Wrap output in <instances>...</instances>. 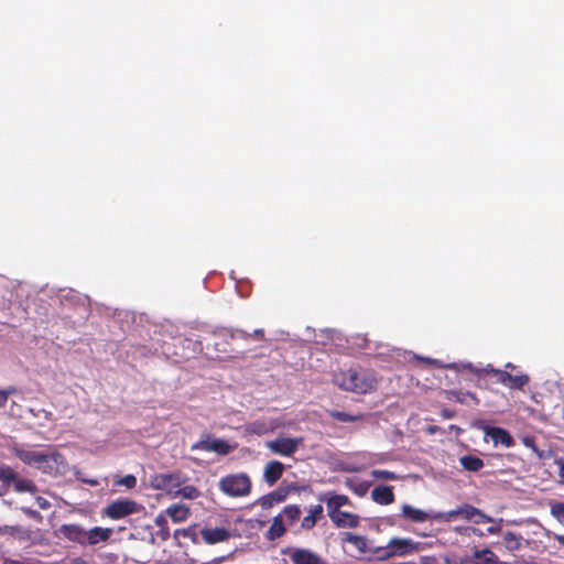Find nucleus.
<instances>
[{
    "label": "nucleus",
    "instance_id": "obj_1",
    "mask_svg": "<svg viewBox=\"0 0 564 564\" xmlns=\"http://www.w3.org/2000/svg\"><path fill=\"white\" fill-rule=\"evenodd\" d=\"M334 382L344 391L367 394L377 389L378 378L371 369L351 367L335 373Z\"/></svg>",
    "mask_w": 564,
    "mask_h": 564
},
{
    "label": "nucleus",
    "instance_id": "obj_2",
    "mask_svg": "<svg viewBox=\"0 0 564 564\" xmlns=\"http://www.w3.org/2000/svg\"><path fill=\"white\" fill-rule=\"evenodd\" d=\"M458 518L475 524L495 522L490 516L469 503H463L449 511L433 514L434 520L443 522H452Z\"/></svg>",
    "mask_w": 564,
    "mask_h": 564
},
{
    "label": "nucleus",
    "instance_id": "obj_3",
    "mask_svg": "<svg viewBox=\"0 0 564 564\" xmlns=\"http://www.w3.org/2000/svg\"><path fill=\"white\" fill-rule=\"evenodd\" d=\"M420 550V543L410 538L394 536L389 540L384 546H379L372 551L377 560L386 561L397 556L413 554Z\"/></svg>",
    "mask_w": 564,
    "mask_h": 564
},
{
    "label": "nucleus",
    "instance_id": "obj_4",
    "mask_svg": "<svg viewBox=\"0 0 564 564\" xmlns=\"http://www.w3.org/2000/svg\"><path fill=\"white\" fill-rule=\"evenodd\" d=\"M219 490L234 498L246 497L251 492L252 482L248 474H229L220 478Z\"/></svg>",
    "mask_w": 564,
    "mask_h": 564
},
{
    "label": "nucleus",
    "instance_id": "obj_5",
    "mask_svg": "<svg viewBox=\"0 0 564 564\" xmlns=\"http://www.w3.org/2000/svg\"><path fill=\"white\" fill-rule=\"evenodd\" d=\"M0 482L7 488L12 487L15 492H37L33 480L21 477L12 467L4 464H0Z\"/></svg>",
    "mask_w": 564,
    "mask_h": 564
},
{
    "label": "nucleus",
    "instance_id": "obj_6",
    "mask_svg": "<svg viewBox=\"0 0 564 564\" xmlns=\"http://www.w3.org/2000/svg\"><path fill=\"white\" fill-rule=\"evenodd\" d=\"M143 507L130 498H120L111 501L102 509V517L110 520H121L131 514L138 513Z\"/></svg>",
    "mask_w": 564,
    "mask_h": 564
},
{
    "label": "nucleus",
    "instance_id": "obj_7",
    "mask_svg": "<svg viewBox=\"0 0 564 564\" xmlns=\"http://www.w3.org/2000/svg\"><path fill=\"white\" fill-rule=\"evenodd\" d=\"M187 478L181 471L155 474L150 478V486L155 490H164L169 495L175 496V491Z\"/></svg>",
    "mask_w": 564,
    "mask_h": 564
},
{
    "label": "nucleus",
    "instance_id": "obj_8",
    "mask_svg": "<svg viewBox=\"0 0 564 564\" xmlns=\"http://www.w3.org/2000/svg\"><path fill=\"white\" fill-rule=\"evenodd\" d=\"M39 470L50 476H63L68 471V463L64 455L58 452L46 454Z\"/></svg>",
    "mask_w": 564,
    "mask_h": 564
},
{
    "label": "nucleus",
    "instance_id": "obj_9",
    "mask_svg": "<svg viewBox=\"0 0 564 564\" xmlns=\"http://www.w3.org/2000/svg\"><path fill=\"white\" fill-rule=\"evenodd\" d=\"M302 443V437H280L267 442L265 446L274 454L291 457L297 452Z\"/></svg>",
    "mask_w": 564,
    "mask_h": 564
},
{
    "label": "nucleus",
    "instance_id": "obj_10",
    "mask_svg": "<svg viewBox=\"0 0 564 564\" xmlns=\"http://www.w3.org/2000/svg\"><path fill=\"white\" fill-rule=\"evenodd\" d=\"M282 553L291 560L293 564H325L321 555L305 547H288Z\"/></svg>",
    "mask_w": 564,
    "mask_h": 564
},
{
    "label": "nucleus",
    "instance_id": "obj_11",
    "mask_svg": "<svg viewBox=\"0 0 564 564\" xmlns=\"http://www.w3.org/2000/svg\"><path fill=\"white\" fill-rule=\"evenodd\" d=\"M281 426L282 422L279 419H260L246 424L245 432L249 435L261 436L272 433Z\"/></svg>",
    "mask_w": 564,
    "mask_h": 564
},
{
    "label": "nucleus",
    "instance_id": "obj_12",
    "mask_svg": "<svg viewBox=\"0 0 564 564\" xmlns=\"http://www.w3.org/2000/svg\"><path fill=\"white\" fill-rule=\"evenodd\" d=\"M193 449H203L206 452H214L219 455H228L231 447L225 440L210 438V435L206 434L202 440L193 445Z\"/></svg>",
    "mask_w": 564,
    "mask_h": 564
},
{
    "label": "nucleus",
    "instance_id": "obj_13",
    "mask_svg": "<svg viewBox=\"0 0 564 564\" xmlns=\"http://www.w3.org/2000/svg\"><path fill=\"white\" fill-rule=\"evenodd\" d=\"M464 368L468 369L470 372L475 373L479 379L484 378L488 375H492L496 377L497 382L506 386V380L510 379V373L506 370L495 369L491 365H488L485 368H477L473 364H467Z\"/></svg>",
    "mask_w": 564,
    "mask_h": 564
},
{
    "label": "nucleus",
    "instance_id": "obj_14",
    "mask_svg": "<svg viewBox=\"0 0 564 564\" xmlns=\"http://www.w3.org/2000/svg\"><path fill=\"white\" fill-rule=\"evenodd\" d=\"M59 532L65 539L85 545L86 530L82 525L76 523L63 524Z\"/></svg>",
    "mask_w": 564,
    "mask_h": 564
},
{
    "label": "nucleus",
    "instance_id": "obj_15",
    "mask_svg": "<svg viewBox=\"0 0 564 564\" xmlns=\"http://www.w3.org/2000/svg\"><path fill=\"white\" fill-rule=\"evenodd\" d=\"M284 465L279 460H270L265 464L263 479L269 486H273L283 475Z\"/></svg>",
    "mask_w": 564,
    "mask_h": 564
},
{
    "label": "nucleus",
    "instance_id": "obj_16",
    "mask_svg": "<svg viewBox=\"0 0 564 564\" xmlns=\"http://www.w3.org/2000/svg\"><path fill=\"white\" fill-rule=\"evenodd\" d=\"M112 535V529L94 527L90 530H86L85 545H97L101 542H107Z\"/></svg>",
    "mask_w": 564,
    "mask_h": 564
},
{
    "label": "nucleus",
    "instance_id": "obj_17",
    "mask_svg": "<svg viewBox=\"0 0 564 564\" xmlns=\"http://www.w3.org/2000/svg\"><path fill=\"white\" fill-rule=\"evenodd\" d=\"M460 564H498V558L491 550L485 549L475 551L471 556L462 560Z\"/></svg>",
    "mask_w": 564,
    "mask_h": 564
},
{
    "label": "nucleus",
    "instance_id": "obj_18",
    "mask_svg": "<svg viewBox=\"0 0 564 564\" xmlns=\"http://www.w3.org/2000/svg\"><path fill=\"white\" fill-rule=\"evenodd\" d=\"M200 534L207 544H216L227 541L230 538L229 531L225 528H205L202 530Z\"/></svg>",
    "mask_w": 564,
    "mask_h": 564
},
{
    "label": "nucleus",
    "instance_id": "obj_19",
    "mask_svg": "<svg viewBox=\"0 0 564 564\" xmlns=\"http://www.w3.org/2000/svg\"><path fill=\"white\" fill-rule=\"evenodd\" d=\"M401 517L414 523H423L430 519H433V516H430L424 510L414 508L406 503L401 507Z\"/></svg>",
    "mask_w": 564,
    "mask_h": 564
},
{
    "label": "nucleus",
    "instance_id": "obj_20",
    "mask_svg": "<svg viewBox=\"0 0 564 564\" xmlns=\"http://www.w3.org/2000/svg\"><path fill=\"white\" fill-rule=\"evenodd\" d=\"M328 517L337 528H356L359 524V517L350 512L340 511Z\"/></svg>",
    "mask_w": 564,
    "mask_h": 564
},
{
    "label": "nucleus",
    "instance_id": "obj_21",
    "mask_svg": "<svg viewBox=\"0 0 564 564\" xmlns=\"http://www.w3.org/2000/svg\"><path fill=\"white\" fill-rule=\"evenodd\" d=\"M486 435L489 436L496 445L502 444L506 447L514 445V441L510 433L502 427H489L486 430Z\"/></svg>",
    "mask_w": 564,
    "mask_h": 564
},
{
    "label": "nucleus",
    "instance_id": "obj_22",
    "mask_svg": "<svg viewBox=\"0 0 564 564\" xmlns=\"http://www.w3.org/2000/svg\"><path fill=\"white\" fill-rule=\"evenodd\" d=\"M375 502L388 506L394 501V492L392 486H377L371 492Z\"/></svg>",
    "mask_w": 564,
    "mask_h": 564
},
{
    "label": "nucleus",
    "instance_id": "obj_23",
    "mask_svg": "<svg viewBox=\"0 0 564 564\" xmlns=\"http://www.w3.org/2000/svg\"><path fill=\"white\" fill-rule=\"evenodd\" d=\"M17 457L26 465L34 466L39 469L46 454L36 451L17 449Z\"/></svg>",
    "mask_w": 564,
    "mask_h": 564
},
{
    "label": "nucleus",
    "instance_id": "obj_24",
    "mask_svg": "<svg viewBox=\"0 0 564 564\" xmlns=\"http://www.w3.org/2000/svg\"><path fill=\"white\" fill-rule=\"evenodd\" d=\"M166 514L173 520V522L181 523L189 518L191 509L182 503H173L166 509Z\"/></svg>",
    "mask_w": 564,
    "mask_h": 564
},
{
    "label": "nucleus",
    "instance_id": "obj_25",
    "mask_svg": "<svg viewBox=\"0 0 564 564\" xmlns=\"http://www.w3.org/2000/svg\"><path fill=\"white\" fill-rule=\"evenodd\" d=\"M323 518V506L315 505L308 509V514L302 519L301 528L303 530H312L318 520Z\"/></svg>",
    "mask_w": 564,
    "mask_h": 564
},
{
    "label": "nucleus",
    "instance_id": "obj_26",
    "mask_svg": "<svg viewBox=\"0 0 564 564\" xmlns=\"http://www.w3.org/2000/svg\"><path fill=\"white\" fill-rule=\"evenodd\" d=\"M343 541L354 545L361 554L370 551L368 547V539L364 535H358L352 532H345Z\"/></svg>",
    "mask_w": 564,
    "mask_h": 564
},
{
    "label": "nucleus",
    "instance_id": "obj_27",
    "mask_svg": "<svg viewBox=\"0 0 564 564\" xmlns=\"http://www.w3.org/2000/svg\"><path fill=\"white\" fill-rule=\"evenodd\" d=\"M446 397L448 400L455 401L457 403L467 404V399H470L475 405L479 404V399L476 397L475 393L466 391H459V390H449L446 391Z\"/></svg>",
    "mask_w": 564,
    "mask_h": 564
},
{
    "label": "nucleus",
    "instance_id": "obj_28",
    "mask_svg": "<svg viewBox=\"0 0 564 564\" xmlns=\"http://www.w3.org/2000/svg\"><path fill=\"white\" fill-rule=\"evenodd\" d=\"M285 527L283 524V519L281 517V514L279 516H275L272 520V523L269 528V530L267 531V539L270 540V541H274L279 538H281L284 533H285Z\"/></svg>",
    "mask_w": 564,
    "mask_h": 564
},
{
    "label": "nucleus",
    "instance_id": "obj_29",
    "mask_svg": "<svg viewBox=\"0 0 564 564\" xmlns=\"http://www.w3.org/2000/svg\"><path fill=\"white\" fill-rule=\"evenodd\" d=\"M349 503V498L345 495H332L326 499L328 514L340 512V508Z\"/></svg>",
    "mask_w": 564,
    "mask_h": 564
},
{
    "label": "nucleus",
    "instance_id": "obj_30",
    "mask_svg": "<svg viewBox=\"0 0 564 564\" xmlns=\"http://www.w3.org/2000/svg\"><path fill=\"white\" fill-rule=\"evenodd\" d=\"M460 465L468 471H478L484 467V460L477 456L465 455L459 459Z\"/></svg>",
    "mask_w": 564,
    "mask_h": 564
},
{
    "label": "nucleus",
    "instance_id": "obj_31",
    "mask_svg": "<svg viewBox=\"0 0 564 564\" xmlns=\"http://www.w3.org/2000/svg\"><path fill=\"white\" fill-rule=\"evenodd\" d=\"M530 381V378L528 375H517L513 376L510 373V379L506 380V387L510 389H523L524 386H527Z\"/></svg>",
    "mask_w": 564,
    "mask_h": 564
},
{
    "label": "nucleus",
    "instance_id": "obj_32",
    "mask_svg": "<svg viewBox=\"0 0 564 564\" xmlns=\"http://www.w3.org/2000/svg\"><path fill=\"white\" fill-rule=\"evenodd\" d=\"M550 513L551 516L562 525H564V502L563 501H550Z\"/></svg>",
    "mask_w": 564,
    "mask_h": 564
},
{
    "label": "nucleus",
    "instance_id": "obj_33",
    "mask_svg": "<svg viewBox=\"0 0 564 564\" xmlns=\"http://www.w3.org/2000/svg\"><path fill=\"white\" fill-rule=\"evenodd\" d=\"M454 531L459 534L462 538H467V539H471L474 536H484L485 533L481 532L479 529L475 528V527H470V525H459V527H455L454 528Z\"/></svg>",
    "mask_w": 564,
    "mask_h": 564
},
{
    "label": "nucleus",
    "instance_id": "obj_34",
    "mask_svg": "<svg viewBox=\"0 0 564 564\" xmlns=\"http://www.w3.org/2000/svg\"><path fill=\"white\" fill-rule=\"evenodd\" d=\"M346 486L359 497H364L369 489V484L367 481H359L354 479H347Z\"/></svg>",
    "mask_w": 564,
    "mask_h": 564
},
{
    "label": "nucleus",
    "instance_id": "obj_35",
    "mask_svg": "<svg viewBox=\"0 0 564 564\" xmlns=\"http://www.w3.org/2000/svg\"><path fill=\"white\" fill-rule=\"evenodd\" d=\"M330 417L339 422H357L364 419L362 414L352 415L343 411L332 410L329 411Z\"/></svg>",
    "mask_w": 564,
    "mask_h": 564
},
{
    "label": "nucleus",
    "instance_id": "obj_36",
    "mask_svg": "<svg viewBox=\"0 0 564 564\" xmlns=\"http://www.w3.org/2000/svg\"><path fill=\"white\" fill-rule=\"evenodd\" d=\"M177 496H181L185 499H196L200 496V491L198 490L197 487H195L193 485H188V486L178 487L177 490L175 491L174 497H177Z\"/></svg>",
    "mask_w": 564,
    "mask_h": 564
},
{
    "label": "nucleus",
    "instance_id": "obj_37",
    "mask_svg": "<svg viewBox=\"0 0 564 564\" xmlns=\"http://www.w3.org/2000/svg\"><path fill=\"white\" fill-rule=\"evenodd\" d=\"M288 492L283 489L271 491L262 502V506L271 507L274 502H282L286 498Z\"/></svg>",
    "mask_w": 564,
    "mask_h": 564
},
{
    "label": "nucleus",
    "instance_id": "obj_38",
    "mask_svg": "<svg viewBox=\"0 0 564 564\" xmlns=\"http://www.w3.org/2000/svg\"><path fill=\"white\" fill-rule=\"evenodd\" d=\"M138 480L137 477L132 474H128L123 477H119L115 479L113 486L115 487H124L129 490L134 489L137 487Z\"/></svg>",
    "mask_w": 564,
    "mask_h": 564
},
{
    "label": "nucleus",
    "instance_id": "obj_39",
    "mask_svg": "<svg viewBox=\"0 0 564 564\" xmlns=\"http://www.w3.org/2000/svg\"><path fill=\"white\" fill-rule=\"evenodd\" d=\"M301 513L302 511L299 506L289 505L283 508L281 517L283 516L290 523H293L300 518Z\"/></svg>",
    "mask_w": 564,
    "mask_h": 564
},
{
    "label": "nucleus",
    "instance_id": "obj_40",
    "mask_svg": "<svg viewBox=\"0 0 564 564\" xmlns=\"http://www.w3.org/2000/svg\"><path fill=\"white\" fill-rule=\"evenodd\" d=\"M372 476L377 479H383V480H397L398 479V476L393 471L383 470V469L372 470Z\"/></svg>",
    "mask_w": 564,
    "mask_h": 564
},
{
    "label": "nucleus",
    "instance_id": "obj_41",
    "mask_svg": "<svg viewBox=\"0 0 564 564\" xmlns=\"http://www.w3.org/2000/svg\"><path fill=\"white\" fill-rule=\"evenodd\" d=\"M35 502H36L37 507L42 510H46L51 507V502L44 497H40V496L36 497Z\"/></svg>",
    "mask_w": 564,
    "mask_h": 564
},
{
    "label": "nucleus",
    "instance_id": "obj_42",
    "mask_svg": "<svg viewBox=\"0 0 564 564\" xmlns=\"http://www.w3.org/2000/svg\"><path fill=\"white\" fill-rule=\"evenodd\" d=\"M2 392L6 394V401L8 402V399L10 395H13V394H17L18 393V388L14 387V386H10L6 389H2Z\"/></svg>",
    "mask_w": 564,
    "mask_h": 564
},
{
    "label": "nucleus",
    "instance_id": "obj_43",
    "mask_svg": "<svg viewBox=\"0 0 564 564\" xmlns=\"http://www.w3.org/2000/svg\"><path fill=\"white\" fill-rule=\"evenodd\" d=\"M441 415L444 419H453L455 416V412L453 410H449V409H443L441 411Z\"/></svg>",
    "mask_w": 564,
    "mask_h": 564
},
{
    "label": "nucleus",
    "instance_id": "obj_44",
    "mask_svg": "<svg viewBox=\"0 0 564 564\" xmlns=\"http://www.w3.org/2000/svg\"><path fill=\"white\" fill-rule=\"evenodd\" d=\"M500 529H501L500 524L496 523L495 525H491L487 529V533L488 534H497V533H499Z\"/></svg>",
    "mask_w": 564,
    "mask_h": 564
},
{
    "label": "nucleus",
    "instance_id": "obj_45",
    "mask_svg": "<svg viewBox=\"0 0 564 564\" xmlns=\"http://www.w3.org/2000/svg\"><path fill=\"white\" fill-rule=\"evenodd\" d=\"M251 336L257 339L263 340L264 339V330L262 328L256 329Z\"/></svg>",
    "mask_w": 564,
    "mask_h": 564
},
{
    "label": "nucleus",
    "instance_id": "obj_46",
    "mask_svg": "<svg viewBox=\"0 0 564 564\" xmlns=\"http://www.w3.org/2000/svg\"><path fill=\"white\" fill-rule=\"evenodd\" d=\"M22 510H23V512H24L25 514H28V516H30V517H32V518H39V517H40V513H39L37 511L32 510V509H30V508H23Z\"/></svg>",
    "mask_w": 564,
    "mask_h": 564
},
{
    "label": "nucleus",
    "instance_id": "obj_47",
    "mask_svg": "<svg viewBox=\"0 0 564 564\" xmlns=\"http://www.w3.org/2000/svg\"><path fill=\"white\" fill-rule=\"evenodd\" d=\"M155 524H156L158 527L165 528V525H166V520H165V518H163L162 516H159V517L155 519Z\"/></svg>",
    "mask_w": 564,
    "mask_h": 564
},
{
    "label": "nucleus",
    "instance_id": "obj_48",
    "mask_svg": "<svg viewBox=\"0 0 564 564\" xmlns=\"http://www.w3.org/2000/svg\"><path fill=\"white\" fill-rule=\"evenodd\" d=\"M175 534H182L183 536H189L191 535V530L189 529H182V530H176L175 531Z\"/></svg>",
    "mask_w": 564,
    "mask_h": 564
},
{
    "label": "nucleus",
    "instance_id": "obj_49",
    "mask_svg": "<svg viewBox=\"0 0 564 564\" xmlns=\"http://www.w3.org/2000/svg\"><path fill=\"white\" fill-rule=\"evenodd\" d=\"M6 404V394L2 392V389H0V408H3Z\"/></svg>",
    "mask_w": 564,
    "mask_h": 564
},
{
    "label": "nucleus",
    "instance_id": "obj_50",
    "mask_svg": "<svg viewBox=\"0 0 564 564\" xmlns=\"http://www.w3.org/2000/svg\"><path fill=\"white\" fill-rule=\"evenodd\" d=\"M238 333H239V336L242 337L243 339H248L251 337V334H249L246 330H238Z\"/></svg>",
    "mask_w": 564,
    "mask_h": 564
},
{
    "label": "nucleus",
    "instance_id": "obj_51",
    "mask_svg": "<svg viewBox=\"0 0 564 564\" xmlns=\"http://www.w3.org/2000/svg\"><path fill=\"white\" fill-rule=\"evenodd\" d=\"M83 481L90 486H98V480H96V479H83Z\"/></svg>",
    "mask_w": 564,
    "mask_h": 564
},
{
    "label": "nucleus",
    "instance_id": "obj_52",
    "mask_svg": "<svg viewBox=\"0 0 564 564\" xmlns=\"http://www.w3.org/2000/svg\"><path fill=\"white\" fill-rule=\"evenodd\" d=\"M555 540L562 545L564 546V535H555Z\"/></svg>",
    "mask_w": 564,
    "mask_h": 564
},
{
    "label": "nucleus",
    "instance_id": "obj_53",
    "mask_svg": "<svg viewBox=\"0 0 564 564\" xmlns=\"http://www.w3.org/2000/svg\"><path fill=\"white\" fill-rule=\"evenodd\" d=\"M169 535H170V533H169V529H167V528H165V530H164V531H163V533H162V539H163V540H166V539L169 538Z\"/></svg>",
    "mask_w": 564,
    "mask_h": 564
},
{
    "label": "nucleus",
    "instance_id": "obj_54",
    "mask_svg": "<svg viewBox=\"0 0 564 564\" xmlns=\"http://www.w3.org/2000/svg\"><path fill=\"white\" fill-rule=\"evenodd\" d=\"M560 475L564 478V464L560 468Z\"/></svg>",
    "mask_w": 564,
    "mask_h": 564
},
{
    "label": "nucleus",
    "instance_id": "obj_55",
    "mask_svg": "<svg viewBox=\"0 0 564 564\" xmlns=\"http://www.w3.org/2000/svg\"><path fill=\"white\" fill-rule=\"evenodd\" d=\"M506 368L513 369V368H514V366H513L511 362H508V364L506 365Z\"/></svg>",
    "mask_w": 564,
    "mask_h": 564
},
{
    "label": "nucleus",
    "instance_id": "obj_56",
    "mask_svg": "<svg viewBox=\"0 0 564 564\" xmlns=\"http://www.w3.org/2000/svg\"><path fill=\"white\" fill-rule=\"evenodd\" d=\"M448 368L449 369H454V368H456V366H455V364H452V365L448 366Z\"/></svg>",
    "mask_w": 564,
    "mask_h": 564
}]
</instances>
